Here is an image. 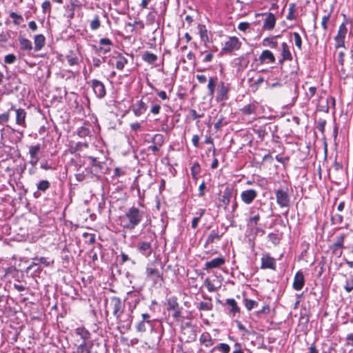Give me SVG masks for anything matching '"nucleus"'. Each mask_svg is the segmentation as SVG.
I'll return each mask as SVG.
<instances>
[{
  "instance_id": "f704fd0d",
  "label": "nucleus",
  "mask_w": 353,
  "mask_h": 353,
  "mask_svg": "<svg viewBox=\"0 0 353 353\" xmlns=\"http://www.w3.org/2000/svg\"><path fill=\"white\" fill-rule=\"evenodd\" d=\"M216 77H211L209 79L208 84V94L209 96H213L215 88L216 85Z\"/></svg>"
},
{
  "instance_id": "338daca9",
  "label": "nucleus",
  "mask_w": 353,
  "mask_h": 353,
  "mask_svg": "<svg viewBox=\"0 0 353 353\" xmlns=\"http://www.w3.org/2000/svg\"><path fill=\"white\" fill-rule=\"evenodd\" d=\"M161 106L159 104L154 105L150 110V112L154 115L159 114Z\"/></svg>"
},
{
  "instance_id": "603ef678",
  "label": "nucleus",
  "mask_w": 353,
  "mask_h": 353,
  "mask_svg": "<svg viewBox=\"0 0 353 353\" xmlns=\"http://www.w3.org/2000/svg\"><path fill=\"white\" fill-rule=\"evenodd\" d=\"M330 13H328L327 14L323 16L322 18L321 26H322L323 28L324 29V30H326L327 29V23L330 20Z\"/></svg>"
},
{
  "instance_id": "e433bc0d",
  "label": "nucleus",
  "mask_w": 353,
  "mask_h": 353,
  "mask_svg": "<svg viewBox=\"0 0 353 353\" xmlns=\"http://www.w3.org/2000/svg\"><path fill=\"white\" fill-rule=\"evenodd\" d=\"M50 186V183L48 180H41L37 184V188L39 191L45 192Z\"/></svg>"
},
{
  "instance_id": "774afa93",
  "label": "nucleus",
  "mask_w": 353,
  "mask_h": 353,
  "mask_svg": "<svg viewBox=\"0 0 353 353\" xmlns=\"http://www.w3.org/2000/svg\"><path fill=\"white\" fill-rule=\"evenodd\" d=\"M346 345H350L353 347V333L348 334L346 336Z\"/></svg>"
},
{
  "instance_id": "58836bf2",
  "label": "nucleus",
  "mask_w": 353,
  "mask_h": 353,
  "mask_svg": "<svg viewBox=\"0 0 353 353\" xmlns=\"http://www.w3.org/2000/svg\"><path fill=\"white\" fill-rule=\"evenodd\" d=\"M243 303H244L245 307L249 311L258 306L257 301H256L254 300L249 299L247 298L243 299Z\"/></svg>"
},
{
  "instance_id": "2eb2a0df",
  "label": "nucleus",
  "mask_w": 353,
  "mask_h": 353,
  "mask_svg": "<svg viewBox=\"0 0 353 353\" xmlns=\"http://www.w3.org/2000/svg\"><path fill=\"white\" fill-rule=\"evenodd\" d=\"M147 105L142 100L138 101L132 106V110L136 117H140L144 114L147 110Z\"/></svg>"
},
{
  "instance_id": "4c0bfd02",
  "label": "nucleus",
  "mask_w": 353,
  "mask_h": 353,
  "mask_svg": "<svg viewBox=\"0 0 353 353\" xmlns=\"http://www.w3.org/2000/svg\"><path fill=\"white\" fill-rule=\"evenodd\" d=\"M9 16L13 19V23L16 26L20 25L23 21V17L14 12H10Z\"/></svg>"
},
{
  "instance_id": "13d9d810",
  "label": "nucleus",
  "mask_w": 353,
  "mask_h": 353,
  "mask_svg": "<svg viewBox=\"0 0 353 353\" xmlns=\"http://www.w3.org/2000/svg\"><path fill=\"white\" fill-rule=\"evenodd\" d=\"M155 20V15L153 12H150L146 16V21L149 24H152Z\"/></svg>"
},
{
  "instance_id": "6e6552de",
  "label": "nucleus",
  "mask_w": 353,
  "mask_h": 353,
  "mask_svg": "<svg viewBox=\"0 0 353 353\" xmlns=\"http://www.w3.org/2000/svg\"><path fill=\"white\" fill-rule=\"evenodd\" d=\"M146 276L152 280L154 284H157L159 281H163V276L159 270L151 265H148L145 270Z\"/></svg>"
},
{
  "instance_id": "f257e3e1",
  "label": "nucleus",
  "mask_w": 353,
  "mask_h": 353,
  "mask_svg": "<svg viewBox=\"0 0 353 353\" xmlns=\"http://www.w3.org/2000/svg\"><path fill=\"white\" fill-rule=\"evenodd\" d=\"M145 212L135 206L130 208L121 219L123 229L132 231L143 221Z\"/></svg>"
},
{
  "instance_id": "f8f14e48",
  "label": "nucleus",
  "mask_w": 353,
  "mask_h": 353,
  "mask_svg": "<svg viewBox=\"0 0 353 353\" xmlns=\"http://www.w3.org/2000/svg\"><path fill=\"white\" fill-rule=\"evenodd\" d=\"M137 248L139 252L147 258L151 255L152 252L151 243L148 241H139L137 245Z\"/></svg>"
},
{
  "instance_id": "b1692460",
  "label": "nucleus",
  "mask_w": 353,
  "mask_h": 353,
  "mask_svg": "<svg viewBox=\"0 0 353 353\" xmlns=\"http://www.w3.org/2000/svg\"><path fill=\"white\" fill-rule=\"evenodd\" d=\"M43 265L44 267H48L50 265V261L48 258L41 256V257H35L32 259V262L30 266V268H33L34 266L40 267Z\"/></svg>"
},
{
  "instance_id": "680f3d73",
  "label": "nucleus",
  "mask_w": 353,
  "mask_h": 353,
  "mask_svg": "<svg viewBox=\"0 0 353 353\" xmlns=\"http://www.w3.org/2000/svg\"><path fill=\"white\" fill-rule=\"evenodd\" d=\"M145 322L141 321L137 325V330L140 332H144L146 331Z\"/></svg>"
},
{
  "instance_id": "c756f323",
  "label": "nucleus",
  "mask_w": 353,
  "mask_h": 353,
  "mask_svg": "<svg viewBox=\"0 0 353 353\" xmlns=\"http://www.w3.org/2000/svg\"><path fill=\"white\" fill-rule=\"evenodd\" d=\"M142 59L149 64H153L157 61V56L149 51H145L142 55Z\"/></svg>"
},
{
  "instance_id": "72a5a7b5",
  "label": "nucleus",
  "mask_w": 353,
  "mask_h": 353,
  "mask_svg": "<svg viewBox=\"0 0 353 353\" xmlns=\"http://www.w3.org/2000/svg\"><path fill=\"white\" fill-rule=\"evenodd\" d=\"M212 301H211V299H210L208 301H201L200 303H198L196 307L199 310H203V311H210L212 309Z\"/></svg>"
},
{
  "instance_id": "ea45409f",
  "label": "nucleus",
  "mask_w": 353,
  "mask_h": 353,
  "mask_svg": "<svg viewBox=\"0 0 353 353\" xmlns=\"http://www.w3.org/2000/svg\"><path fill=\"white\" fill-rule=\"evenodd\" d=\"M226 303L231 307L230 312L236 313L239 312L236 301L234 299H228L226 300Z\"/></svg>"
},
{
  "instance_id": "a18cd8bd",
  "label": "nucleus",
  "mask_w": 353,
  "mask_h": 353,
  "mask_svg": "<svg viewBox=\"0 0 353 353\" xmlns=\"http://www.w3.org/2000/svg\"><path fill=\"white\" fill-rule=\"evenodd\" d=\"M186 329H190V335L188 337V341H194L196 339V333L194 327L191 325L190 323H185V327L184 328V330Z\"/></svg>"
},
{
  "instance_id": "5fc2aeb1",
  "label": "nucleus",
  "mask_w": 353,
  "mask_h": 353,
  "mask_svg": "<svg viewBox=\"0 0 353 353\" xmlns=\"http://www.w3.org/2000/svg\"><path fill=\"white\" fill-rule=\"evenodd\" d=\"M265 42H267L268 44L272 48H276L278 46V43L276 41H274L272 39L265 38L263 40V45H265Z\"/></svg>"
},
{
  "instance_id": "20e7f679",
  "label": "nucleus",
  "mask_w": 353,
  "mask_h": 353,
  "mask_svg": "<svg viewBox=\"0 0 353 353\" xmlns=\"http://www.w3.org/2000/svg\"><path fill=\"white\" fill-rule=\"evenodd\" d=\"M347 20L341 23L339 28L337 34L334 37V41L336 43V48H344L345 47V39L347 32V28L346 27V23Z\"/></svg>"
},
{
  "instance_id": "9b49d317",
  "label": "nucleus",
  "mask_w": 353,
  "mask_h": 353,
  "mask_svg": "<svg viewBox=\"0 0 353 353\" xmlns=\"http://www.w3.org/2000/svg\"><path fill=\"white\" fill-rule=\"evenodd\" d=\"M261 269L276 270V260L270 254H263L261 258Z\"/></svg>"
},
{
  "instance_id": "cd10ccee",
  "label": "nucleus",
  "mask_w": 353,
  "mask_h": 353,
  "mask_svg": "<svg viewBox=\"0 0 353 353\" xmlns=\"http://www.w3.org/2000/svg\"><path fill=\"white\" fill-rule=\"evenodd\" d=\"M228 92V88L225 85L223 82H221L219 85L218 90V100H225L228 98L227 94Z\"/></svg>"
},
{
  "instance_id": "864d4df0",
  "label": "nucleus",
  "mask_w": 353,
  "mask_h": 353,
  "mask_svg": "<svg viewBox=\"0 0 353 353\" xmlns=\"http://www.w3.org/2000/svg\"><path fill=\"white\" fill-rule=\"evenodd\" d=\"M99 44L101 46H108V47H111L113 45L112 41L108 38L101 39L99 40Z\"/></svg>"
},
{
  "instance_id": "7c9ffc66",
  "label": "nucleus",
  "mask_w": 353,
  "mask_h": 353,
  "mask_svg": "<svg viewBox=\"0 0 353 353\" xmlns=\"http://www.w3.org/2000/svg\"><path fill=\"white\" fill-rule=\"evenodd\" d=\"M199 341L201 344L204 345L205 347H208L212 346V337L208 332L203 333L199 339Z\"/></svg>"
},
{
  "instance_id": "6ab92c4d",
  "label": "nucleus",
  "mask_w": 353,
  "mask_h": 353,
  "mask_svg": "<svg viewBox=\"0 0 353 353\" xmlns=\"http://www.w3.org/2000/svg\"><path fill=\"white\" fill-rule=\"evenodd\" d=\"M281 56L282 59L279 61L280 63H282L284 61H292V56L290 51V47L287 43L283 42L281 44Z\"/></svg>"
},
{
  "instance_id": "0eeeda50",
  "label": "nucleus",
  "mask_w": 353,
  "mask_h": 353,
  "mask_svg": "<svg viewBox=\"0 0 353 353\" xmlns=\"http://www.w3.org/2000/svg\"><path fill=\"white\" fill-rule=\"evenodd\" d=\"M90 85L97 98L103 99L105 97L106 90L103 82L97 79H92L90 81Z\"/></svg>"
},
{
  "instance_id": "412c9836",
  "label": "nucleus",
  "mask_w": 353,
  "mask_h": 353,
  "mask_svg": "<svg viewBox=\"0 0 353 353\" xmlns=\"http://www.w3.org/2000/svg\"><path fill=\"white\" fill-rule=\"evenodd\" d=\"M46 43V38L45 37L41 34H37L34 37V49L35 51H39L41 50V48L44 46Z\"/></svg>"
},
{
  "instance_id": "f3484780",
  "label": "nucleus",
  "mask_w": 353,
  "mask_h": 353,
  "mask_svg": "<svg viewBox=\"0 0 353 353\" xmlns=\"http://www.w3.org/2000/svg\"><path fill=\"white\" fill-rule=\"evenodd\" d=\"M225 259L223 257H217L212 259L210 261H207L205 263V269H212L221 267L225 263Z\"/></svg>"
},
{
  "instance_id": "de8ad7c7",
  "label": "nucleus",
  "mask_w": 353,
  "mask_h": 353,
  "mask_svg": "<svg viewBox=\"0 0 353 353\" xmlns=\"http://www.w3.org/2000/svg\"><path fill=\"white\" fill-rule=\"evenodd\" d=\"M10 108L8 110V112L0 114V125H3L4 123H7L10 119Z\"/></svg>"
},
{
  "instance_id": "423d86ee",
  "label": "nucleus",
  "mask_w": 353,
  "mask_h": 353,
  "mask_svg": "<svg viewBox=\"0 0 353 353\" xmlns=\"http://www.w3.org/2000/svg\"><path fill=\"white\" fill-rule=\"evenodd\" d=\"M241 43L239 39L236 37H232L229 38L224 46L221 49V53H230L234 50H239L241 47Z\"/></svg>"
},
{
  "instance_id": "37998d69",
  "label": "nucleus",
  "mask_w": 353,
  "mask_h": 353,
  "mask_svg": "<svg viewBox=\"0 0 353 353\" xmlns=\"http://www.w3.org/2000/svg\"><path fill=\"white\" fill-rule=\"evenodd\" d=\"M253 214V216H250L248 219V224L251 225H256L260 220L259 214H255L254 210L253 209V212H251Z\"/></svg>"
},
{
  "instance_id": "dca6fc26",
  "label": "nucleus",
  "mask_w": 353,
  "mask_h": 353,
  "mask_svg": "<svg viewBox=\"0 0 353 353\" xmlns=\"http://www.w3.org/2000/svg\"><path fill=\"white\" fill-rule=\"evenodd\" d=\"M232 192L233 189L230 186H227L223 190L220 202L225 206V208H226L230 202V199L232 196Z\"/></svg>"
},
{
  "instance_id": "aec40b11",
  "label": "nucleus",
  "mask_w": 353,
  "mask_h": 353,
  "mask_svg": "<svg viewBox=\"0 0 353 353\" xmlns=\"http://www.w3.org/2000/svg\"><path fill=\"white\" fill-rule=\"evenodd\" d=\"M276 23V18L274 15L270 12L268 14L267 17L264 20L263 28L265 30H272L274 28Z\"/></svg>"
},
{
  "instance_id": "09e8293b",
  "label": "nucleus",
  "mask_w": 353,
  "mask_h": 353,
  "mask_svg": "<svg viewBox=\"0 0 353 353\" xmlns=\"http://www.w3.org/2000/svg\"><path fill=\"white\" fill-rule=\"evenodd\" d=\"M17 60V57L13 54H8L4 58V61L6 63L12 64L14 63Z\"/></svg>"
},
{
  "instance_id": "a211bd4d",
  "label": "nucleus",
  "mask_w": 353,
  "mask_h": 353,
  "mask_svg": "<svg viewBox=\"0 0 353 353\" xmlns=\"http://www.w3.org/2000/svg\"><path fill=\"white\" fill-rule=\"evenodd\" d=\"M223 234V232L219 233L217 230H213L210 232V234L208 235L205 243V248H207V246L210 244H212L214 243L216 241H219L221 238L222 237Z\"/></svg>"
},
{
  "instance_id": "e2e57ef3",
  "label": "nucleus",
  "mask_w": 353,
  "mask_h": 353,
  "mask_svg": "<svg viewBox=\"0 0 353 353\" xmlns=\"http://www.w3.org/2000/svg\"><path fill=\"white\" fill-rule=\"evenodd\" d=\"M155 92L158 97H159L162 100H166L168 99V97L167 96V94L165 91H159L157 89H154Z\"/></svg>"
},
{
  "instance_id": "1a4fd4ad",
  "label": "nucleus",
  "mask_w": 353,
  "mask_h": 353,
  "mask_svg": "<svg viewBox=\"0 0 353 353\" xmlns=\"http://www.w3.org/2000/svg\"><path fill=\"white\" fill-rule=\"evenodd\" d=\"M10 110H14L16 112V124L21 125L23 128H26V112L25 110L22 108L15 109L13 104L11 105Z\"/></svg>"
},
{
  "instance_id": "c85d7f7f",
  "label": "nucleus",
  "mask_w": 353,
  "mask_h": 353,
  "mask_svg": "<svg viewBox=\"0 0 353 353\" xmlns=\"http://www.w3.org/2000/svg\"><path fill=\"white\" fill-rule=\"evenodd\" d=\"M19 41L21 50H28V51L32 50L33 47L32 45V42L29 39L19 37Z\"/></svg>"
},
{
  "instance_id": "052dcab7",
  "label": "nucleus",
  "mask_w": 353,
  "mask_h": 353,
  "mask_svg": "<svg viewBox=\"0 0 353 353\" xmlns=\"http://www.w3.org/2000/svg\"><path fill=\"white\" fill-rule=\"evenodd\" d=\"M148 150H151L154 155H158L160 150V146L157 145H152L148 147Z\"/></svg>"
},
{
  "instance_id": "bb28decb",
  "label": "nucleus",
  "mask_w": 353,
  "mask_h": 353,
  "mask_svg": "<svg viewBox=\"0 0 353 353\" xmlns=\"http://www.w3.org/2000/svg\"><path fill=\"white\" fill-rule=\"evenodd\" d=\"M75 333L83 339V341H87L90 339V332L84 327H77L75 330Z\"/></svg>"
},
{
  "instance_id": "7ed1b4c3",
  "label": "nucleus",
  "mask_w": 353,
  "mask_h": 353,
  "mask_svg": "<svg viewBox=\"0 0 353 353\" xmlns=\"http://www.w3.org/2000/svg\"><path fill=\"white\" fill-rule=\"evenodd\" d=\"M275 196L277 204L281 208H289L290 203V196L288 193V189H278L275 191Z\"/></svg>"
},
{
  "instance_id": "4468645a",
  "label": "nucleus",
  "mask_w": 353,
  "mask_h": 353,
  "mask_svg": "<svg viewBox=\"0 0 353 353\" xmlns=\"http://www.w3.org/2000/svg\"><path fill=\"white\" fill-rule=\"evenodd\" d=\"M305 284V278L302 272L298 271L294 278L292 287L295 290H301Z\"/></svg>"
},
{
  "instance_id": "39448f33",
  "label": "nucleus",
  "mask_w": 353,
  "mask_h": 353,
  "mask_svg": "<svg viewBox=\"0 0 353 353\" xmlns=\"http://www.w3.org/2000/svg\"><path fill=\"white\" fill-rule=\"evenodd\" d=\"M346 235L344 234H340L336 237L334 243L331 245L332 254L337 257H341L343 254V249L345 248L344 246V240Z\"/></svg>"
},
{
  "instance_id": "bf43d9fd",
  "label": "nucleus",
  "mask_w": 353,
  "mask_h": 353,
  "mask_svg": "<svg viewBox=\"0 0 353 353\" xmlns=\"http://www.w3.org/2000/svg\"><path fill=\"white\" fill-rule=\"evenodd\" d=\"M200 170V165L198 163H196L193 165L191 168L192 174L193 176H195Z\"/></svg>"
},
{
  "instance_id": "f03ea898",
  "label": "nucleus",
  "mask_w": 353,
  "mask_h": 353,
  "mask_svg": "<svg viewBox=\"0 0 353 353\" xmlns=\"http://www.w3.org/2000/svg\"><path fill=\"white\" fill-rule=\"evenodd\" d=\"M110 305L112 309L113 315L117 320L121 321L120 318L125 310V303L117 296H112L110 300Z\"/></svg>"
},
{
  "instance_id": "0e129e2a",
  "label": "nucleus",
  "mask_w": 353,
  "mask_h": 353,
  "mask_svg": "<svg viewBox=\"0 0 353 353\" xmlns=\"http://www.w3.org/2000/svg\"><path fill=\"white\" fill-rule=\"evenodd\" d=\"M332 221L335 223H338V224H340L343 222V216L341 214H335L334 216H332Z\"/></svg>"
},
{
  "instance_id": "69168bd1",
  "label": "nucleus",
  "mask_w": 353,
  "mask_h": 353,
  "mask_svg": "<svg viewBox=\"0 0 353 353\" xmlns=\"http://www.w3.org/2000/svg\"><path fill=\"white\" fill-rule=\"evenodd\" d=\"M213 54L212 52H207L205 57L203 59V63H209L211 62L213 58Z\"/></svg>"
},
{
  "instance_id": "49530a36",
  "label": "nucleus",
  "mask_w": 353,
  "mask_h": 353,
  "mask_svg": "<svg viewBox=\"0 0 353 353\" xmlns=\"http://www.w3.org/2000/svg\"><path fill=\"white\" fill-rule=\"evenodd\" d=\"M293 36L296 46L301 50L302 49V39L300 34L295 32L293 33Z\"/></svg>"
},
{
  "instance_id": "4be33fe9",
  "label": "nucleus",
  "mask_w": 353,
  "mask_h": 353,
  "mask_svg": "<svg viewBox=\"0 0 353 353\" xmlns=\"http://www.w3.org/2000/svg\"><path fill=\"white\" fill-rule=\"evenodd\" d=\"M93 343L91 341H83L77 347V353H91V349L92 348Z\"/></svg>"
},
{
  "instance_id": "3c124183",
  "label": "nucleus",
  "mask_w": 353,
  "mask_h": 353,
  "mask_svg": "<svg viewBox=\"0 0 353 353\" xmlns=\"http://www.w3.org/2000/svg\"><path fill=\"white\" fill-rule=\"evenodd\" d=\"M268 239L270 241H271L274 245H277L279 243V238L278 235L274 233L269 234Z\"/></svg>"
},
{
  "instance_id": "8fccbe9b",
  "label": "nucleus",
  "mask_w": 353,
  "mask_h": 353,
  "mask_svg": "<svg viewBox=\"0 0 353 353\" xmlns=\"http://www.w3.org/2000/svg\"><path fill=\"white\" fill-rule=\"evenodd\" d=\"M216 349L223 353H229L230 350V346L226 343H220L216 347Z\"/></svg>"
},
{
  "instance_id": "a878e982",
  "label": "nucleus",
  "mask_w": 353,
  "mask_h": 353,
  "mask_svg": "<svg viewBox=\"0 0 353 353\" xmlns=\"http://www.w3.org/2000/svg\"><path fill=\"white\" fill-rule=\"evenodd\" d=\"M345 278L343 288L346 292H350L353 290V274L350 273L344 275Z\"/></svg>"
},
{
  "instance_id": "5701e85b",
  "label": "nucleus",
  "mask_w": 353,
  "mask_h": 353,
  "mask_svg": "<svg viewBox=\"0 0 353 353\" xmlns=\"http://www.w3.org/2000/svg\"><path fill=\"white\" fill-rule=\"evenodd\" d=\"M298 17L297 7L295 3L289 4L288 13L286 16V19L289 21L296 20Z\"/></svg>"
},
{
  "instance_id": "393cba45",
  "label": "nucleus",
  "mask_w": 353,
  "mask_h": 353,
  "mask_svg": "<svg viewBox=\"0 0 353 353\" xmlns=\"http://www.w3.org/2000/svg\"><path fill=\"white\" fill-rule=\"evenodd\" d=\"M199 34L201 41L203 43L204 46L208 48V43L209 42L210 39L208 30L205 26L199 25Z\"/></svg>"
},
{
  "instance_id": "6e6d98bb",
  "label": "nucleus",
  "mask_w": 353,
  "mask_h": 353,
  "mask_svg": "<svg viewBox=\"0 0 353 353\" xmlns=\"http://www.w3.org/2000/svg\"><path fill=\"white\" fill-rule=\"evenodd\" d=\"M206 189L205 183L204 181H202V183L199 186V193L198 196L199 197H203L205 195V190Z\"/></svg>"
},
{
  "instance_id": "4d7b16f0",
  "label": "nucleus",
  "mask_w": 353,
  "mask_h": 353,
  "mask_svg": "<svg viewBox=\"0 0 353 353\" xmlns=\"http://www.w3.org/2000/svg\"><path fill=\"white\" fill-rule=\"evenodd\" d=\"M42 11L43 13H46L48 10H50L51 3L49 1H45L42 3L41 5Z\"/></svg>"
},
{
  "instance_id": "ddd939ff",
  "label": "nucleus",
  "mask_w": 353,
  "mask_h": 353,
  "mask_svg": "<svg viewBox=\"0 0 353 353\" xmlns=\"http://www.w3.org/2000/svg\"><path fill=\"white\" fill-rule=\"evenodd\" d=\"M258 61L261 64L274 63L275 62V57L271 51L265 50L260 54Z\"/></svg>"
},
{
  "instance_id": "c9c22d12",
  "label": "nucleus",
  "mask_w": 353,
  "mask_h": 353,
  "mask_svg": "<svg viewBox=\"0 0 353 353\" xmlns=\"http://www.w3.org/2000/svg\"><path fill=\"white\" fill-rule=\"evenodd\" d=\"M128 63V59L123 56L119 55L117 57L116 68L119 70H122L125 65Z\"/></svg>"
},
{
  "instance_id": "c03bdc74",
  "label": "nucleus",
  "mask_w": 353,
  "mask_h": 353,
  "mask_svg": "<svg viewBox=\"0 0 353 353\" xmlns=\"http://www.w3.org/2000/svg\"><path fill=\"white\" fill-rule=\"evenodd\" d=\"M152 143L159 146H161L164 143V138L162 134H157L154 136L152 140Z\"/></svg>"
},
{
  "instance_id": "79ce46f5",
  "label": "nucleus",
  "mask_w": 353,
  "mask_h": 353,
  "mask_svg": "<svg viewBox=\"0 0 353 353\" xmlns=\"http://www.w3.org/2000/svg\"><path fill=\"white\" fill-rule=\"evenodd\" d=\"M101 26V21L99 15L96 14L94 19L90 22V29L92 30H97Z\"/></svg>"
},
{
  "instance_id": "9d476101",
  "label": "nucleus",
  "mask_w": 353,
  "mask_h": 353,
  "mask_svg": "<svg viewBox=\"0 0 353 353\" xmlns=\"http://www.w3.org/2000/svg\"><path fill=\"white\" fill-rule=\"evenodd\" d=\"M258 193L255 190L249 189L243 191L241 193V199L243 202L247 205L252 203L257 197Z\"/></svg>"
},
{
  "instance_id": "a19ab883",
  "label": "nucleus",
  "mask_w": 353,
  "mask_h": 353,
  "mask_svg": "<svg viewBox=\"0 0 353 353\" xmlns=\"http://www.w3.org/2000/svg\"><path fill=\"white\" fill-rule=\"evenodd\" d=\"M41 150V145L40 143H38L34 145H31L29 147V154L30 156L38 157V154L40 152Z\"/></svg>"
},
{
  "instance_id": "473e14b6",
  "label": "nucleus",
  "mask_w": 353,
  "mask_h": 353,
  "mask_svg": "<svg viewBox=\"0 0 353 353\" xmlns=\"http://www.w3.org/2000/svg\"><path fill=\"white\" fill-rule=\"evenodd\" d=\"M179 307V305L176 296H171L168 299V310H174Z\"/></svg>"
},
{
  "instance_id": "2f4dec72",
  "label": "nucleus",
  "mask_w": 353,
  "mask_h": 353,
  "mask_svg": "<svg viewBox=\"0 0 353 353\" xmlns=\"http://www.w3.org/2000/svg\"><path fill=\"white\" fill-rule=\"evenodd\" d=\"M256 109V105L254 103H250L242 108L241 112L245 115H250L255 113Z\"/></svg>"
}]
</instances>
